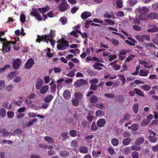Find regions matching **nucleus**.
Returning <instances> with one entry per match:
<instances>
[{
    "label": "nucleus",
    "instance_id": "09e8293b",
    "mask_svg": "<svg viewBox=\"0 0 158 158\" xmlns=\"http://www.w3.org/2000/svg\"><path fill=\"white\" fill-rule=\"evenodd\" d=\"M59 21L62 24L64 25L67 22V19L64 17H62L60 19Z\"/></svg>",
    "mask_w": 158,
    "mask_h": 158
},
{
    "label": "nucleus",
    "instance_id": "9d476101",
    "mask_svg": "<svg viewBox=\"0 0 158 158\" xmlns=\"http://www.w3.org/2000/svg\"><path fill=\"white\" fill-rule=\"evenodd\" d=\"M10 45L8 44V43L4 44L2 45V51L3 52V53L5 52L10 51Z\"/></svg>",
    "mask_w": 158,
    "mask_h": 158
},
{
    "label": "nucleus",
    "instance_id": "f257e3e1",
    "mask_svg": "<svg viewBox=\"0 0 158 158\" xmlns=\"http://www.w3.org/2000/svg\"><path fill=\"white\" fill-rule=\"evenodd\" d=\"M69 45L68 41L66 40H64L60 42L57 45V48L58 49L60 50H63L65 49L66 47H69Z\"/></svg>",
    "mask_w": 158,
    "mask_h": 158
},
{
    "label": "nucleus",
    "instance_id": "c03bdc74",
    "mask_svg": "<svg viewBox=\"0 0 158 158\" xmlns=\"http://www.w3.org/2000/svg\"><path fill=\"white\" fill-rule=\"evenodd\" d=\"M68 135V133L67 132H63L60 134V136L63 137V140H65Z\"/></svg>",
    "mask_w": 158,
    "mask_h": 158
},
{
    "label": "nucleus",
    "instance_id": "f03ea898",
    "mask_svg": "<svg viewBox=\"0 0 158 158\" xmlns=\"http://www.w3.org/2000/svg\"><path fill=\"white\" fill-rule=\"evenodd\" d=\"M87 84V81L83 79H81L75 82L74 85L75 87L77 88Z\"/></svg>",
    "mask_w": 158,
    "mask_h": 158
},
{
    "label": "nucleus",
    "instance_id": "680f3d73",
    "mask_svg": "<svg viewBox=\"0 0 158 158\" xmlns=\"http://www.w3.org/2000/svg\"><path fill=\"white\" fill-rule=\"evenodd\" d=\"M22 132V131L21 129H18L14 131V134L15 135H18L21 134Z\"/></svg>",
    "mask_w": 158,
    "mask_h": 158
},
{
    "label": "nucleus",
    "instance_id": "338daca9",
    "mask_svg": "<svg viewBox=\"0 0 158 158\" xmlns=\"http://www.w3.org/2000/svg\"><path fill=\"white\" fill-rule=\"evenodd\" d=\"M97 85L91 84L90 85V89L93 90H95L97 89Z\"/></svg>",
    "mask_w": 158,
    "mask_h": 158
},
{
    "label": "nucleus",
    "instance_id": "dca6fc26",
    "mask_svg": "<svg viewBox=\"0 0 158 158\" xmlns=\"http://www.w3.org/2000/svg\"><path fill=\"white\" fill-rule=\"evenodd\" d=\"M149 73L148 70H146L145 68L140 70L139 75L141 76H147Z\"/></svg>",
    "mask_w": 158,
    "mask_h": 158
},
{
    "label": "nucleus",
    "instance_id": "72a5a7b5",
    "mask_svg": "<svg viewBox=\"0 0 158 158\" xmlns=\"http://www.w3.org/2000/svg\"><path fill=\"white\" fill-rule=\"evenodd\" d=\"M80 101L78 100L77 98L73 99L72 100L73 105L75 106H78L79 102Z\"/></svg>",
    "mask_w": 158,
    "mask_h": 158
},
{
    "label": "nucleus",
    "instance_id": "393cba45",
    "mask_svg": "<svg viewBox=\"0 0 158 158\" xmlns=\"http://www.w3.org/2000/svg\"><path fill=\"white\" fill-rule=\"evenodd\" d=\"M148 138L149 140L152 143H155L157 141V139L155 135H149Z\"/></svg>",
    "mask_w": 158,
    "mask_h": 158
},
{
    "label": "nucleus",
    "instance_id": "69168bd1",
    "mask_svg": "<svg viewBox=\"0 0 158 158\" xmlns=\"http://www.w3.org/2000/svg\"><path fill=\"white\" fill-rule=\"evenodd\" d=\"M56 85H54L51 87V93H55L56 90Z\"/></svg>",
    "mask_w": 158,
    "mask_h": 158
},
{
    "label": "nucleus",
    "instance_id": "37998d69",
    "mask_svg": "<svg viewBox=\"0 0 158 158\" xmlns=\"http://www.w3.org/2000/svg\"><path fill=\"white\" fill-rule=\"evenodd\" d=\"M78 146L77 142L76 140H73L71 143V146L75 148H77Z\"/></svg>",
    "mask_w": 158,
    "mask_h": 158
},
{
    "label": "nucleus",
    "instance_id": "774afa93",
    "mask_svg": "<svg viewBox=\"0 0 158 158\" xmlns=\"http://www.w3.org/2000/svg\"><path fill=\"white\" fill-rule=\"evenodd\" d=\"M78 9V8L77 7H74L71 8V12L72 14H75L77 10Z\"/></svg>",
    "mask_w": 158,
    "mask_h": 158
},
{
    "label": "nucleus",
    "instance_id": "2f4dec72",
    "mask_svg": "<svg viewBox=\"0 0 158 158\" xmlns=\"http://www.w3.org/2000/svg\"><path fill=\"white\" fill-rule=\"evenodd\" d=\"M131 117V116L129 114H126L123 116V119L121 120V122L123 123L124 122V121H128L130 119Z\"/></svg>",
    "mask_w": 158,
    "mask_h": 158
},
{
    "label": "nucleus",
    "instance_id": "a19ab883",
    "mask_svg": "<svg viewBox=\"0 0 158 158\" xmlns=\"http://www.w3.org/2000/svg\"><path fill=\"white\" fill-rule=\"evenodd\" d=\"M60 155L63 157H65L69 156V153L66 151H63L60 152Z\"/></svg>",
    "mask_w": 158,
    "mask_h": 158
},
{
    "label": "nucleus",
    "instance_id": "7c9ffc66",
    "mask_svg": "<svg viewBox=\"0 0 158 158\" xmlns=\"http://www.w3.org/2000/svg\"><path fill=\"white\" fill-rule=\"evenodd\" d=\"M97 97L94 95L91 96V98L89 99V101L92 103H94L98 101Z\"/></svg>",
    "mask_w": 158,
    "mask_h": 158
},
{
    "label": "nucleus",
    "instance_id": "ea45409f",
    "mask_svg": "<svg viewBox=\"0 0 158 158\" xmlns=\"http://www.w3.org/2000/svg\"><path fill=\"white\" fill-rule=\"evenodd\" d=\"M77 134V131L75 130H72L70 131L69 132V135L72 137H75Z\"/></svg>",
    "mask_w": 158,
    "mask_h": 158
},
{
    "label": "nucleus",
    "instance_id": "052dcab7",
    "mask_svg": "<svg viewBox=\"0 0 158 158\" xmlns=\"http://www.w3.org/2000/svg\"><path fill=\"white\" fill-rule=\"evenodd\" d=\"M93 22L92 21H89L86 20L85 22V27L86 28H88L89 27L90 24Z\"/></svg>",
    "mask_w": 158,
    "mask_h": 158
},
{
    "label": "nucleus",
    "instance_id": "bf43d9fd",
    "mask_svg": "<svg viewBox=\"0 0 158 158\" xmlns=\"http://www.w3.org/2000/svg\"><path fill=\"white\" fill-rule=\"evenodd\" d=\"M103 16L105 18H111L112 17L111 15L107 12L104 14Z\"/></svg>",
    "mask_w": 158,
    "mask_h": 158
},
{
    "label": "nucleus",
    "instance_id": "5fc2aeb1",
    "mask_svg": "<svg viewBox=\"0 0 158 158\" xmlns=\"http://www.w3.org/2000/svg\"><path fill=\"white\" fill-rule=\"evenodd\" d=\"M16 75L15 72H11L8 74V77L10 78V79H11L14 77Z\"/></svg>",
    "mask_w": 158,
    "mask_h": 158
},
{
    "label": "nucleus",
    "instance_id": "0eeeda50",
    "mask_svg": "<svg viewBox=\"0 0 158 158\" xmlns=\"http://www.w3.org/2000/svg\"><path fill=\"white\" fill-rule=\"evenodd\" d=\"M106 124L105 119L103 118L99 119L97 121V125L98 127H103Z\"/></svg>",
    "mask_w": 158,
    "mask_h": 158
},
{
    "label": "nucleus",
    "instance_id": "6ab92c4d",
    "mask_svg": "<svg viewBox=\"0 0 158 158\" xmlns=\"http://www.w3.org/2000/svg\"><path fill=\"white\" fill-rule=\"evenodd\" d=\"M43 83V80L40 79H39L37 80L35 87L36 89H39L42 86Z\"/></svg>",
    "mask_w": 158,
    "mask_h": 158
},
{
    "label": "nucleus",
    "instance_id": "c9c22d12",
    "mask_svg": "<svg viewBox=\"0 0 158 158\" xmlns=\"http://www.w3.org/2000/svg\"><path fill=\"white\" fill-rule=\"evenodd\" d=\"M104 21L109 25H113L115 24L114 22L110 19H104Z\"/></svg>",
    "mask_w": 158,
    "mask_h": 158
},
{
    "label": "nucleus",
    "instance_id": "4468645a",
    "mask_svg": "<svg viewBox=\"0 0 158 158\" xmlns=\"http://www.w3.org/2000/svg\"><path fill=\"white\" fill-rule=\"evenodd\" d=\"M149 19H158V14L155 13H150L148 15Z\"/></svg>",
    "mask_w": 158,
    "mask_h": 158
},
{
    "label": "nucleus",
    "instance_id": "c756f323",
    "mask_svg": "<svg viewBox=\"0 0 158 158\" xmlns=\"http://www.w3.org/2000/svg\"><path fill=\"white\" fill-rule=\"evenodd\" d=\"M44 140L49 143H52L54 142V140L53 138L48 136H46L44 138Z\"/></svg>",
    "mask_w": 158,
    "mask_h": 158
},
{
    "label": "nucleus",
    "instance_id": "4c0bfd02",
    "mask_svg": "<svg viewBox=\"0 0 158 158\" xmlns=\"http://www.w3.org/2000/svg\"><path fill=\"white\" fill-rule=\"evenodd\" d=\"M98 127L95 122H94L92 123L91 126V129L93 131H97L98 129Z\"/></svg>",
    "mask_w": 158,
    "mask_h": 158
},
{
    "label": "nucleus",
    "instance_id": "3c124183",
    "mask_svg": "<svg viewBox=\"0 0 158 158\" xmlns=\"http://www.w3.org/2000/svg\"><path fill=\"white\" fill-rule=\"evenodd\" d=\"M131 155L132 158H139V154L136 151L133 152Z\"/></svg>",
    "mask_w": 158,
    "mask_h": 158
},
{
    "label": "nucleus",
    "instance_id": "cd10ccee",
    "mask_svg": "<svg viewBox=\"0 0 158 158\" xmlns=\"http://www.w3.org/2000/svg\"><path fill=\"white\" fill-rule=\"evenodd\" d=\"M144 44L146 47H152L156 49H157V48L155 44L152 43L146 42L144 43Z\"/></svg>",
    "mask_w": 158,
    "mask_h": 158
},
{
    "label": "nucleus",
    "instance_id": "58836bf2",
    "mask_svg": "<svg viewBox=\"0 0 158 158\" xmlns=\"http://www.w3.org/2000/svg\"><path fill=\"white\" fill-rule=\"evenodd\" d=\"M6 112L3 108H2L0 110V115L2 117H4L6 115Z\"/></svg>",
    "mask_w": 158,
    "mask_h": 158
},
{
    "label": "nucleus",
    "instance_id": "a211bd4d",
    "mask_svg": "<svg viewBox=\"0 0 158 158\" xmlns=\"http://www.w3.org/2000/svg\"><path fill=\"white\" fill-rule=\"evenodd\" d=\"M49 7L48 6L42 8H39L38 9V10L41 14H44L49 10Z\"/></svg>",
    "mask_w": 158,
    "mask_h": 158
},
{
    "label": "nucleus",
    "instance_id": "20e7f679",
    "mask_svg": "<svg viewBox=\"0 0 158 158\" xmlns=\"http://www.w3.org/2000/svg\"><path fill=\"white\" fill-rule=\"evenodd\" d=\"M34 61L32 58L29 59L27 62L25 64V68L27 69H29L34 64Z\"/></svg>",
    "mask_w": 158,
    "mask_h": 158
},
{
    "label": "nucleus",
    "instance_id": "0e129e2a",
    "mask_svg": "<svg viewBox=\"0 0 158 158\" xmlns=\"http://www.w3.org/2000/svg\"><path fill=\"white\" fill-rule=\"evenodd\" d=\"M135 56L131 54L127 58L125 62V63L127 62L130 61L131 60L133 59L132 57H135Z\"/></svg>",
    "mask_w": 158,
    "mask_h": 158
},
{
    "label": "nucleus",
    "instance_id": "ddd939ff",
    "mask_svg": "<svg viewBox=\"0 0 158 158\" xmlns=\"http://www.w3.org/2000/svg\"><path fill=\"white\" fill-rule=\"evenodd\" d=\"M71 95L70 92L69 90H66L64 92L63 96L65 99L68 100L70 98Z\"/></svg>",
    "mask_w": 158,
    "mask_h": 158
},
{
    "label": "nucleus",
    "instance_id": "bb28decb",
    "mask_svg": "<svg viewBox=\"0 0 158 158\" xmlns=\"http://www.w3.org/2000/svg\"><path fill=\"white\" fill-rule=\"evenodd\" d=\"M147 31L149 32H156L158 31V27L156 26H154L152 28L148 29L147 30Z\"/></svg>",
    "mask_w": 158,
    "mask_h": 158
},
{
    "label": "nucleus",
    "instance_id": "4d7b16f0",
    "mask_svg": "<svg viewBox=\"0 0 158 158\" xmlns=\"http://www.w3.org/2000/svg\"><path fill=\"white\" fill-rule=\"evenodd\" d=\"M129 50H122L120 52V55H125L127 54V53L129 52Z\"/></svg>",
    "mask_w": 158,
    "mask_h": 158
},
{
    "label": "nucleus",
    "instance_id": "13d9d810",
    "mask_svg": "<svg viewBox=\"0 0 158 158\" xmlns=\"http://www.w3.org/2000/svg\"><path fill=\"white\" fill-rule=\"evenodd\" d=\"M133 27L134 30L136 31H139L141 30V27L138 25H133Z\"/></svg>",
    "mask_w": 158,
    "mask_h": 158
},
{
    "label": "nucleus",
    "instance_id": "f704fd0d",
    "mask_svg": "<svg viewBox=\"0 0 158 158\" xmlns=\"http://www.w3.org/2000/svg\"><path fill=\"white\" fill-rule=\"evenodd\" d=\"M133 111L135 113H137L139 110V105L138 104H135L133 106Z\"/></svg>",
    "mask_w": 158,
    "mask_h": 158
},
{
    "label": "nucleus",
    "instance_id": "e2e57ef3",
    "mask_svg": "<svg viewBox=\"0 0 158 158\" xmlns=\"http://www.w3.org/2000/svg\"><path fill=\"white\" fill-rule=\"evenodd\" d=\"M105 96L108 98H114L115 97V96L114 94L113 93H111V94H105Z\"/></svg>",
    "mask_w": 158,
    "mask_h": 158
},
{
    "label": "nucleus",
    "instance_id": "79ce46f5",
    "mask_svg": "<svg viewBox=\"0 0 158 158\" xmlns=\"http://www.w3.org/2000/svg\"><path fill=\"white\" fill-rule=\"evenodd\" d=\"M131 149L133 151H139L141 149V147L138 145H132L131 146Z\"/></svg>",
    "mask_w": 158,
    "mask_h": 158
},
{
    "label": "nucleus",
    "instance_id": "49530a36",
    "mask_svg": "<svg viewBox=\"0 0 158 158\" xmlns=\"http://www.w3.org/2000/svg\"><path fill=\"white\" fill-rule=\"evenodd\" d=\"M117 6L119 8H121L123 6V2L121 0H117L116 2Z\"/></svg>",
    "mask_w": 158,
    "mask_h": 158
},
{
    "label": "nucleus",
    "instance_id": "a18cd8bd",
    "mask_svg": "<svg viewBox=\"0 0 158 158\" xmlns=\"http://www.w3.org/2000/svg\"><path fill=\"white\" fill-rule=\"evenodd\" d=\"M104 112L102 110H97L95 113V114L97 116H101L104 115Z\"/></svg>",
    "mask_w": 158,
    "mask_h": 158
},
{
    "label": "nucleus",
    "instance_id": "423d86ee",
    "mask_svg": "<svg viewBox=\"0 0 158 158\" xmlns=\"http://www.w3.org/2000/svg\"><path fill=\"white\" fill-rule=\"evenodd\" d=\"M68 8V5L66 1L60 3L59 6V10L61 11H64L66 10Z\"/></svg>",
    "mask_w": 158,
    "mask_h": 158
},
{
    "label": "nucleus",
    "instance_id": "e433bc0d",
    "mask_svg": "<svg viewBox=\"0 0 158 158\" xmlns=\"http://www.w3.org/2000/svg\"><path fill=\"white\" fill-rule=\"evenodd\" d=\"M139 126L137 124H133L131 125V130L133 131H136L138 130Z\"/></svg>",
    "mask_w": 158,
    "mask_h": 158
},
{
    "label": "nucleus",
    "instance_id": "2eb2a0df",
    "mask_svg": "<svg viewBox=\"0 0 158 158\" xmlns=\"http://www.w3.org/2000/svg\"><path fill=\"white\" fill-rule=\"evenodd\" d=\"M79 150L80 153L86 154L88 153V148L85 146H82L79 148Z\"/></svg>",
    "mask_w": 158,
    "mask_h": 158
},
{
    "label": "nucleus",
    "instance_id": "6e6552de",
    "mask_svg": "<svg viewBox=\"0 0 158 158\" xmlns=\"http://www.w3.org/2000/svg\"><path fill=\"white\" fill-rule=\"evenodd\" d=\"M37 36L38 38L36 40V42H38L40 43V42L42 41L43 40H44V41H47L49 40V38H47L46 36V34L44 36L43 35L41 36H40V35H37Z\"/></svg>",
    "mask_w": 158,
    "mask_h": 158
},
{
    "label": "nucleus",
    "instance_id": "b1692460",
    "mask_svg": "<svg viewBox=\"0 0 158 158\" xmlns=\"http://www.w3.org/2000/svg\"><path fill=\"white\" fill-rule=\"evenodd\" d=\"M134 90L135 94L137 95L141 96H144V95L143 92L139 89L135 88Z\"/></svg>",
    "mask_w": 158,
    "mask_h": 158
},
{
    "label": "nucleus",
    "instance_id": "7ed1b4c3",
    "mask_svg": "<svg viewBox=\"0 0 158 158\" xmlns=\"http://www.w3.org/2000/svg\"><path fill=\"white\" fill-rule=\"evenodd\" d=\"M32 10H34L31 12L30 15L32 16L35 17L38 20L41 21L42 18L41 16L40 15L38 12L37 10L35 8L33 9Z\"/></svg>",
    "mask_w": 158,
    "mask_h": 158
},
{
    "label": "nucleus",
    "instance_id": "5701e85b",
    "mask_svg": "<svg viewBox=\"0 0 158 158\" xmlns=\"http://www.w3.org/2000/svg\"><path fill=\"white\" fill-rule=\"evenodd\" d=\"M48 85H45L43 86L40 89V93L42 94H44L48 90Z\"/></svg>",
    "mask_w": 158,
    "mask_h": 158
},
{
    "label": "nucleus",
    "instance_id": "aec40b11",
    "mask_svg": "<svg viewBox=\"0 0 158 158\" xmlns=\"http://www.w3.org/2000/svg\"><path fill=\"white\" fill-rule=\"evenodd\" d=\"M83 95L82 93L78 92L75 93L74 94L75 98L80 101L83 98Z\"/></svg>",
    "mask_w": 158,
    "mask_h": 158
},
{
    "label": "nucleus",
    "instance_id": "f8f14e48",
    "mask_svg": "<svg viewBox=\"0 0 158 158\" xmlns=\"http://www.w3.org/2000/svg\"><path fill=\"white\" fill-rule=\"evenodd\" d=\"M144 141V138L142 137H140L135 140V143L136 145H140L143 144Z\"/></svg>",
    "mask_w": 158,
    "mask_h": 158
},
{
    "label": "nucleus",
    "instance_id": "864d4df0",
    "mask_svg": "<svg viewBox=\"0 0 158 158\" xmlns=\"http://www.w3.org/2000/svg\"><path fill=\"white\" fill-rule=\"evenodd\" d=\"M117 56L116 55H110L109 56V61H111L117 58Z\"/></svg>",
    "mask_w": 158,
    "mask_h": 158
},
{
    "label": "nucleus",
    "instance_id": "6e6d98bb",
    "mask_svg": "<svg viewBox=\"0 0 158 158\" xmlns=\"http://www.w3.org/2000/svg\"><path fill=\"white\" fill-rule=\"evenodd\" d=\"M123 135L125 137H129L131 135V133L129 132L125 131L123 133Z\"/></svg>",
    "mask_w": 158,
    "mask_h": 158
},
{
    "label": "nucleus",
    "instance_id": "412c9836",
    "mask_svg": "<svg viewBox=\"0 0 158 158\" xmlns=\"http://www.w3.org/2000/svg\"><path fill=\"white\" fill-rule=\"evenodd\" d=\"M131 141V139L130 138H128L125 139L123 140V144L125 146H127L130 144Z\"/></svg>",
    "mask_w": 158,
    "mask_h": 158
},
{
    "label": "nucleus",
    "instance_id": "1a4fd4ad",
    "mask_svg": "<svg viewBox=\"0 0 158 158\" xmlns=\"http://www.w3.org/2000/svg\"><path fill=\"white\" fill-rule=\"evenodd\" d=\"M91 15L92 14L90 12L88 11H85L81 14V17L82 19L85 20L89 17L91 16Z\"/></svg>",
    "mask_w": 158,
    "mask_h": 158
},
{
    "label": "nucleus",
    "instance_id": "4be33fe9",
    "mask_svg": "<svg viewBox=\"0 0 158 158\" xmlns=\"http://www.w3.org/2000/svg\"><path fill=\"white\" fill-rule=\"evenodd\" d=\"M55 31L54 30H50V34L48 35H46L47 38L50 37L51 38H54L55 36Z\"/></svg>",
    "mask_w": 158,
    "mask_h": 158
},
{
    "label": "nucleus",
    "instance_id": "603ef678",
    "mask_svg": "<svg viewBox=\"0 0 158 158\" xmlns=\"http://www.w3.org/2000/svg\"><path fill=\"white\" fill-rule=\"evenodd\" d=\"M98 82V79L97 78H93L89 81V83L92 84H97Z\"/></svg>",
    "mask_w": 158,
    "mask_h": 158
},
{
    "label": "nucleus",
    "instance_id": "f3484780",
    "mask_svg": "<svg viewBox=\"0 0 158 158\" xmlns=\"http://www.w3.org/2000/svg\"><path fill=\"white\" fill-rule=\"evenodd\" d=\"M139 13L141 14H147L149 11L148 8L145 7H143L139 10Z\"/></svg>",
    "mask_w": 158,
    "mask_h": 158
},
{
    "label": "nucleus",
    "instance_id": "39448f33",
    "mask_svg": "<svg viewBox=\"0 0 158 158\" xmlns=\"http://www.w3.org/2000/svg\"><path fill=\"white\" fill-rule=\"evenodd\" d=\"M21 60L19 58H17L13 61L12 67L13 69L17 70L18 69L21 65Z\"/></svg>",
    "mask_w": 158,
    "mask_h": 158
},
{
    "label": "nucleus",
    "instance_id": "9b49d317",
    "mask_svg": "<svg viewBox=\"0 0 158 158\" xmlns=\"http://www.w3.org/2000/svg\"><path fill=\"white\" fill-rule=\"evenodd\" d=\"M28 116L29 118H35V117L40 118H44V116L41 115L40 114H36V113L34 112H29L28 113Z\"/></svg>",
    "mask_w": 158,
    "mask_h": 158
},
{
    "label": "nucleus",
    "instance_id": "8fccbe9b",
    "mask_svg": "<svg viewBox=\"0 0 158 158\" xmlns=\"http://www.w3.org/2000/svg\"><path fill=\"white\" fill-rule=\"evenodd\" d=\"M5 82L2 81H0V90H3L5 87Z\"/></svg>",
    "mask_w": 158,
    "mask_h": 158
},
{
    "label": "nucleus",
    "instance_id": "c85d7f7f",
    "mask_svg": "<svg viewBox=\"0 0 158 158\" xmlns=\"http://www.w3.org/2000/svg\"><path fill=\"white\" fill-rule=\"evenodd\" d=\"M111 143L114 146H117L119 143V141L118 139L114 138L112 139Z\"/></svg>",
    "mask_w": 158,
    "mask_h": 158
},
{
    "label": "nucleus",
    "instance_id": "473e14b6",
    "mask_svg": "<svg viewBox=\"0 0 158 158\" xmlns=\"http://www.w3.org/2000/svg\"><path fill=\"white\" fill-rule=\"evenodd\" d=\"M141 88L145 91H148L150 89L151 87L147 85L144 84L141 86Z\"/></svg>",
    "mask_w": 158,
    "mask_h": 158
},
{
    "label": "nucleus",
    "instance_id": "a878e982",
    "mask_svg": "<svg viewBox=\"0 0 158 158\" xmlns=\"http://www.w3.org/2000/svg\"><path fill=\"white\" fill-rule=\"evenodd\" d=\"M53 96L51 95H49L44 98V100L46 102H51L53 98Z\"/></svg>",
    "mask_w": 158,
    "mask_h": 158
},
{
    "label": "nucleus",
    "instance_id": "de8ad7c7",
    "mask_svg": "<svg viewBox=\"0 0 158 158\" xmlns=\"http://www.w3.org/2000/svg\"><path fill=\"white\" fill-rule=\"evenodd\" d=\"M7 116L8 118H11L14 117V113L12 111H8L7 112Z\"/></svg>",
    "mask_w": 158,
    "mask_h": 158
}]
</instances>
